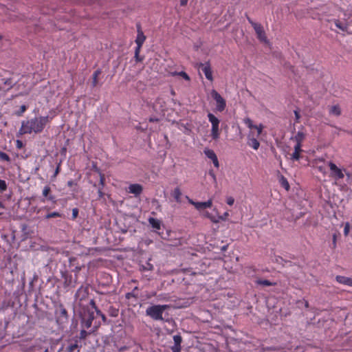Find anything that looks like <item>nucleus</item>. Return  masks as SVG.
Listing matches in <instances>:
<instances>
[{
  "label": "nucleus",
  "instance_id": "nucleus-1",
  "mask_svg": "<svg viewBox=\"0 0 352 352\" xmlns=\"http://www.w3.org/2000/svg\"><path fill=\"white\" fill-rule=\"evenodd\" d=\"M329 168V177L333 180V184L340 191L347 192L349 185L352 183V173L344 167L338 166L331 161L327 162Z\"/></svg>",
  "mask_w": 352,
  "mask_h": 352
},
{
  "label": "nucleus",
  "instance_id": "nucleus-2",
  "mask_svg": "<svg viewBox=\"0 0 352 352\" xmlns=\"http://www.w3.org/2000/svg\"><path fill=\"white\" fill-rule=\"evenodd\" d=\"M50 122V118L40 116L23 121L19 131L21 134L39 133L43 131L45 125Z\"/></svg>",
  "mask_w": 352,
  "mask_h": 352
},
{
  "label": "nucleus",
  "instance_id": "nucleus-3",
  "mask_svg": "<svg viewBox=\"0 0 352 352\" xmlns=\"http://www.w3.org/2000/svg\"><path fill=\"white\" fill-rule=\"evenodd\" d=\"M168 307V305H152L146 309V314L155 320H162V314Z\"/></svg>",
  "mask_w": 352,
  "mask_h": 352
},
{
  "label": "nucleus",
  "instance_id": "nucleus-4",
  "mask_svg": "<svg viewBox=\"0 0 352 352\" xmlns=\"http://www.w3.org/2000/svg\"><path fill=\"white\" fill-rule=\"evenodd\" d=\"M207 117L211 124L210 136L212 140H217L220 138V120L212 113H208Z\"/></svg>",
  "mask_w": 352,
  "mask_h": 352
},
{
  "label": "nucleus",
  "instance_id": "nucleus-5",
  "mask_svg": "<svg viewBox=\"0 0 352 352\" xmlns=\"http://www.w3.org/2000/svg\"><path fill=\"white\" fill-rule=\"evenodd\" d=\"M95 318L94 311L89 308H84L80 314L81 324L84 329H89L92 325V322Z\"/></svg>",
  "mask_w": 352,
  "mask_h": 352
},
{
  "label": "nucleus",
  "instance_id": "nucleus-6",
  "mask_svg": "<svg viewBox=\"0 0 352 352\" xmlns=\"http://www.w3.org/2000/svg\"><path fill=\"white\" fill-rule=\"evenodd\" d=\"M211 96L216 101L217 111L222 112L226 107V102L224 98L214 89L211 91Z\"/></svg>",
  "mask_w": 352,
  "mask_h": 352
},
{
  "label": "nucleus",
  "instance_id": "nucleus-7",
  "mask_svg": "<svg viewBox=\"0 0 352 352\" xmlns=\"http://www.w3.org/2000/svg\"><path fill=\"white\" fill-rule=\"evenodd\" d=\"M186 198L188 200V203L193 205L195 207V208L198 210H202L204 208H210L212 204V199H209L206 201L199 202L193 201L188 196H186Z\"/></svg>",
  "mask_w": 352,
  "mask_h": 352
},
{
  "label": "nucleus",
  "instance_id": "nucleus-8",
  "mask_svg": "<svg viewBox=\"0 0 352 352\" xmlns=\"http://www.w3.org/2000/svg\"><path fill=\"white\" fill-rule=\"evenodd\" d=\"M82 344L78 342V337L70 339L66 348L67 352H80Z\"/></svg>",
  "mask_w": 352,
  "mask_h": 352
},
{
  "label": "nucleus",
  "instance_id": "nucleus-9",
  "mask_svg": "<svg viewBox=\"0 0 352 352\" xmlns=\"http://www.w3.org/2000/svg\"><path fill=\"white\" fill-rule=\"evenodd\" d=\"M197 67L201 69L206 78L208 80L211 82L213 81L212 71L209 62L205 63H199L197 64Z\"/></svg>",
  "mask_w": 352,
  "mask_h": 352
},
{
  "label": "nucleus",
  "instance_id": "nucleus-10",
  "mask_svg": "<svg viewBox=\"0 0 352 352\" xmlns=\"http://www.w3.org/2000/svg\"><path fill=\"white\" fill-rule=\"evenodd\" d=\"M204 153L208 159L212 160L214 166L217 168L219 167V162L217 156L213 150L206 148L204 150Z\"/></svg>",
  "mask_w": 352,
  "mask_h": 352
},
{
  "label": "nucleus",
  "instance_id": "nucleus-11",
  "mask_svg": "<svg viewBox=\"0 0 352 352\" xmlns=\"http://www.w3.org/2000/svg\"><path fill=\"white\" fill-rule=\"evenodd\" d=\"M254 30H255V32L257 35L258 38L262 42L267 43V39L265 32L263 30V26L260 23L254 24Z\"/></svg>",
  "mask_w": 352,
  "mask_h": 352
},
{
  "label": "nucleus",
  "instance_id": "nucleus-12",
  "mask_svg": "<svg viewBox=\"0 0 352 352\" xmlns=\"http://www.w3.org/2000/svg\"><path fill=\"white\" fill-rule=\"evenodd\" d=\"M63 278L64 279V285L65 287H74L76 286L77 282L76 275L73 278L72 274H65L63 275Z\"/></svg>",
  "mask_w": 352,
  "mask_h": 352
},
{
  "label": "nucleus",
  "instance_id": "nucleus-13",
  "mask_svg": "<svg viewBox=\"0 0 352 352\" xmlns=\"http://www.w3.org/2000/svg\"><path fill=\"white\" fill-rule=\"evenodd\" d=\"M248 145L252 148L254 150H258L260 146V143L257 140L256 136H254L253 133H250L248 135Z\"/></svg>",
  "mask_w": 352,
  "mask_h": 352
},
{
  "label": "nucleus",
  "instance_id": "nucleus-14",
  "mask_svg": "<svg viewBox=\"0 0 352 352\" xmlns=\"http://www.w3.org/2000/svg\"><path fill=\"white\" fill-rule=\"evenodd\" d=\"M174 344L170 347L173 352H181L182 338L179 334L173 336Z\"/></svg>",
  "mask_w": 352,
  "mask_h": 352
},
{
  "label": "nucleus",
  "instance_id": "nucleus-15",
  "mask_svg": "<svg viewBox=\"0 0 352 352\" xmlns=\"http://www.w3.org/2000/svg\"><path fill=\"white\" fill-rule=\"evenodd\" d=\"M143 190L142 186L139 184H130L128 187V192L133 194L135 197L139 196Z\"/></svg>",
  "mask_w": 352,
  "mask_h": 352
},
{
  "label": "nucleus",
  "instance_id": "nucleus-16",
  "mask_svg": "<svg viewBox=\"0 0 352 352\" xmlns=\"http://www.w3.org/2000/svg\"><path fill=\"white\" fill-rule=\"evenodd\" d=\"M137 37L135 39V43L139 45H143L145 40L146 36L144 34V32H142L141 29V25L140 24H137Z\"/></svg>",
  "mask_w": 352,
  "mask_h": 352
},
{
  "label": "nucleus",
  "instance_id": "nucleus-17",
  "mask_svg": "<svg viewBox=\"0 0 352 352\" xmlns=\"http://www.w3.org/2000/svg\"><path fill=\"white\" fill-rule=\"evenodd\" d=\"M302 151V145L295 144L294 151L291 155L290 160L292 161H298L300 159V153Z\"/></svg>",
  "mask_w": 352,
  "mask_h": 352
},
{
  "label": "nucleus",
  "instance_id": "nucleus-18",
  "mask_svg": "<svg viewBox=\"0 0 352 352\" xmlns=\"http://www.w3.org/2000/svg\"><path fill=\"white\" fill-rule=\"evenodd\" d=\"M324 163L325 161L322 158H318L315 160L316 168L323 175H325L327 173L325 166L324 165Z\"/></svg>",
  "mask_w": 352,
  "mask_h": 352
},
{
  "label": "nucleus",
  "instance_id": "nucleus-19",
  "mask_svg": "<svg viewBox=\"0 0 352 352\" xmlns=\"http://www.w3.org/2000/svg\"><path fill=\"white\" fill-rule=\"evenodd\" d=\"M336 279L339 283L352 287V278L344 276H336Z\"/></svg>",
  "mask_w": 352,
  "mask_h": 352
},
{
  "label": "nucleus",
  "instance_id": "nucleus-20",
  "mask_svg": "<svg viewBox=\"0 0 352 352\" xmlns=\"http://www.w3.org/2000/svg\"><path fill=\"white\" fill-rule=\"evenodd\" d=\"M305 138V134L302 131H298L292 140H294L297 145H302V143Z\"/></svg>",
  "mask_w": 352,
  "mask_h": 352
},
{
  "label": "nucleus",
  "instance_id": "nucleus-21",
  "mask_svg": "<svg viewBox=\"0 0 352 352\" xmlns=\"http://www.w3.org/2000/svg\"><path fill=\"white\" fill-rule=\"evenodd\" d=\"M148 222L153 228L155 229L156 230H160L161 221L160 220L155 219L153 217H150L148 219Z\"/></svg>",
  "mask_w": 352,
  "mask_h": 352
},
{
  "label": "nucleus",
  "instance_id": "nucleus-22",
  "mask_svg": "<svg viewBox=\"0 0 352 352\" xmlns=\"http://www.w3.org/2000/svg\"><path fill=\"white\" fill-rule=\"evenodd\" d=\"M182 192H181V190L179 187H176L174 188L173 192H172V195L173 197H174L175 200L177 202V203H181L182 202V200H181V197H182Z\"/></svg>",
  "mask_w": 352,
  "mask_h": 352
},
{
  "label": "nucleus",
  "instance_id": "nucleus-23",
  "mask_svg": "<svg viewBox=\"0 0 352 352\" xmlns=\"http://www.w3.org/2000/svg\"><path fill=\"white\" fill-rule=\"evenodd\" d=\"M334 23H335L336 26L340 30L344 31V32L347 30V28H348L347 23H342L338 19L334 20Z\"/></svg>",
  "mask_w": 352,
  "mask_h": 352
},
{
  "label": "nucleus",
  "instance_id": "nucleus-24",
  "mask_svg": "<svg viewBox=\"0 0 352 352\" xmlns=\"http://www.w3.org/2000/svg\"><path fill=\"white\" fill-rule=\"evenodd\" d=\"M138 287H135L134 289L131 292L126 294L125 297L127 299H130L131 298H137L138 297Z\"/></svg>",
  "mask_w": 352,
  "mask_h": 352
},
{
  "label": "nucleus",
  "instance_id": "nucleus-25",
  "mask_svg": "<svg viewBox=\"0 0 352 352\" xmlns=\"http://www.w3.org/2000/svg\"><path fill=\"white\" fill-rule=\"evenodd\" d=\"M170 75L173 76H180L184 80H186L187 81H189L190 80V76L188 75V74L186 73L185 72H183V71H182V72H171Z\"/></svg>",
  "mask_w": 352,
  "mask_h": 352
},
{
  "label": "nucleus",
  "instance_id": "nucleus-26",
  "mask_svg": "<svg viewBox=\"0 0 352 352\" xmlns=\"http://www.w3.org/2000/svg\"><path fill=\"white\" fill-rule=\"evenodd\" d=\"M256 284L257 285H263V286H265V287H267V286H272V285H275L276 283H272L268 280H261V279H258L256 280Z\"/></svg>",
  "mask_w": 352,
  "mask_h": 352
},
{
  "label": "nucleus",
  "instance_id": "nucleus-27",
  "mask_svg": "<svg viewBox=\"0 0 352 352\" xmlns=\"http://www.w3.org/2000/svg\"><path fill=\"white\" fill-rule=\"evenodd\" d=\"M279 182L280 185L286 190H289V184L287 181V179L283 175H281L279 178Z\"/></svg>",
  "mask_w": 352,
  "mask_h": 352
},
{
  "label": "nucleus",
  "instance_id": "nucleus-28",
  "mask_svg": "<svg viewBox=\"0 0 352 352\" xmlns=\"http://www.w3.org/2000/svg\"><path fill=\"white\" fill-rule=\"evenodd\" d=\"M329 113L336 116H340L341 113L340 107L338 105L331 107L329 109Z\"/></svg>",
  "mask_w": 352,
  "mask_h": 352
},
{
  "label": "nucleus",
  "instance_id": "nucleus-29",
  "mask_svg": "<svg viewBox=\"0 0 352 352\" xmlns=\"http://www.w3.org/2000/svg\"><path fill=\"white\" fill-rule=\"evenodd\" d=\"M101 73V70L100 69H97L96 70L93 75H92V86L93 87H96V85H97V82H98V76Z\"/></svg>",
  "mask_w": 352,
  "mask_h": 352
},
{
  "label": "nucleus",
  "instance_id": "nucleus-30",
  "mask_svg": "<svg viewBox=\"0 0 352 352\" xmlns=\"http://www.w3.org/2000/svg\"><path fill=\"white\" fill-rule=\"evenodd\" d=\"M157 300L160 301L168 302L170 300V296L168 294H160L157 296Z\"/></svg>",
  "mask_w": 352,
  "mask_h": 352
},
{
  "label": "nucleus",
  "instance_id": "nucleus-31",
  "mask_svg": "<svg viewBox=\"0 0 352 352\" xmlns=\"http://www.w3.org/2000/svg\"><path fill=\"white\" fill-rule=\"evenodd\" d=\"M253 129L256 130V138H258L261 135V134L262 133V132H263V130L264 129V126L261 123L258 124V125L254 124Z\"/></svg>",
  "mask_w": 352,
  "mask_h": 352
},
{
  "label": "nucleus",
  "instance_id": "nucleus-32",
  "mask_svg": "<svg viewBox=\"0 0 352 352\" xmlns=\"http://www.w3.org/2000/svg\"><path fill=\"white\" fill-rule=\"evenodd\" d=\"M204 216L208 218L212 222H213L214 223H218L217 216L212 215L211 213H210L208 212H206L204 214Z\"/></svg>",
  "mask_w": 352,
  "mask_h": 352
},
{
  "label": "nucleus",
  "instance_id": "nucleus-33",
  "mask_svg": "<svg viewBox=\"0 0 352 352\" xmlns=\"http://www.w3.org/2000/svg\"><path fill=\"white\" fill-rule=\"evenodd\" d=\"M0 161L10 162V157H9V155L7 153L0 151Z\"/></svg>",
  "mask_w": 352,
  "mask_h": 352
},
{
  "label": "nucleus",
  "instance_id": "nucleus-34",
  "mask_svg": "<svg viewBox=\"0 0 352 352\" xmlns=\"http://www.w3.org/2000/svg\"><path fill=\"white\" fill-rule=\"evenodd\" d=\"M243 122L246 124V126L250 129H252L254 124H253L252 120L250 118H246L243 120Z\"/></svg>",
  "mask_w": 352,
  "mask_h": 352
},
{
  "label": "nucleus",
  "instance_id": "nucleus-35",
  "mask_svg": "<svg viewBox=\"0 0 352 352\" xmlns=\"http://www.w3.org/2000/svg\"><path fill=\"white\" fill-rule=\"evenodd\" d=\"M58 217H60V214L58 212H53L47 214L45 216V219H48L50 218Z\"/></svg>",
  "mask_w": 352,
  "mask_h": 352
},
{
  "label": "nucleus",
  "instance_id": "nucleus-36",
  "mask_svg": "<svg viewBox=\"0 0 352 352\" xmlns=\"http://www.w3.org/2000/svg\"><path fill=\"white\" fill-rule=\"evenodd\" d=\"M229 216L228 212H225L223 215H217L218 223L221 221H226L227 217Z\"/></svg>",
  "mask_w": 352,
  "mask_h": 352
},
{
  "label": "nucleus",
  "instance_id": "nucleus-37",
  "mask_svg": "<svg viewBox=\"0 0 352 352\" xmlns=\"http://www.w3.org/2000/svg\"><path fill=\"white\" fill-rule=\"evenodd\" d=\"M87 336V332L85 329H82L80 333V336L78 337V342H80L81 340L85 339Z\"/></svg>",
  "mask_w": 352,
  "mask_h": 352
},
{
  "label": "nucleus",
  "instance_id": "nucleus-38",
  "mask_svg": "<svg viewBox=\"0 0 352 352\" xmlns=\"http://www.w3.org/2000/svg\"><path fill=\"white\" fill-rule=\"evenodd\" d=\"M7 188V184L6 181L0 179V192H2L5 191Z\"/></svg>",
  "mask_w": 352,
  "mask_h": 352
},
{
  "label": "nucleus",
  "instance_id": "nucleus-39",
  "mask_svg": "<svg viewBox=\"0 0 352 352\" xmlns=\"http://www.w3.org/2000/svg\"><path fill=\"white\" fill-rule=\"evenodd\" d=\"M50 190H51L50 187L49 186H45L43 190V192H42L43 195L45 197H47Z\"/></svg>",
  "mask_w": 352,
  "mask_h": 352
},
{
  "label": "nucleus",
  "instance_id": "nucleus-40",
  "mask_svg": "<svg viewBox=\"0 0 352 352\" xmlns=\"http://www.w3.org/2000/svg\"><path fill=\"white\" fill-rule=\"evenodd\" d=\"M37 348H38V349H41V348L40 346H36V345H32H32H30V346H29V348H27V349L23 348V351H24V352H30L32 350H33V349H37Z\"/></svg>",
  "mask_w": 352,
  "mask_h": 352
},
{
  "label": "nucleus",
  "instance_id": "nucleus-41",
  "mask_svg": "<svg viewBox=\"0 0 352 352\" xmlns=\"http://www.w3.org/2000/svg\"><path fill=\"white\" fill-rule=\"evenodd\" d=\"M89 305L91 306L90 310H93L94 312L98 310V307L96 305L95 301L94 299H91L89 301Z\"/></svg>",
  "mask_w": 352,
  "mask_h": 352
},
{
  "label": "nucleus",
  "instance_id": "nucleus-42",
  "mask_svg": "<svg viewBox=\"0 0 352 352\" xmlns=\"http://www.w3.org/2000/svg\"><path fill=\"white\" fill-rule=\"evenodd\" d=\"M3 80H4V84L6 86V89H8L10 87H12L13 82L10 78H8V79Z\"/></svg>",
  "mask_w": 352,
  "mask_h": 352
},
{
  "label": "nucleus",
  "instance_id": "nucleus-43",
  "mask_svg": "<svg viewBox=\"0 0 352 352\" xmlns=\"http://www.w3.org/2000/svg\"><path fill=\"white\" fill-rule=\"evenodd\" d=\"M104 186V176L100 173V186L99 188H103Z\"/></svg>",
  "mask_w": 352,
  "mask_h": 352
},
{
  "label": "nucleus",
  "instance_id": "nucleus-44",
  "mask_svg": "<svg viewBox=\"0 0 352 352\" xmlns=\"http://www.w3.org/2000/svg\"><path fill=\"white\" fill-rule=\"evenodd\" d=\"M226 203L229 206H232L234 203V199L232 197H228L226 198Z\"/></svg>",
  "mask_w": 352,
  "mask_h": 352
},
{
  "label": "nucleus",
  "instance_id": "nucleus-45",
  "mask_svg": "<svg viewBox=\"0 0 352 352\" xmlns=\"http://www.w3.org/2000/svg\"><path fill=\"white\" fill-rule=\"evenodd\" d=\"M153 268V266L149 263H147L145 266H142V270H152Z\"/></svg>",
  "mask_w": 352,
  "mask_h": 352
},
{
  "label": "nucleus",
  "instance_id": "nucleus-46",
  "mask_svg": "<svg viewBox=\"0 0 352 352\" xmlns=\"http://www.w3.org/2000/svg\"><path fill=\"white\" fill-rule=\"evenodd\" d=\"M60 314L65 318L67 317V312L63 305H60Z\"/></svg>",
  "mask_w": 352,
  "mask_h": 352
},
{
  "label": "nucleus",
  "instance_id": "nucleus-47",
  "mask_svg": "<svg viewBox=\"0 0 352 352\" xmlns=\"http://www.w3.org/2000/svg\"><path fill=\"white\" fill-rule=\"evenodd\" d=\"M78 215V209L75 208L72 210V219H75Z\"/></svg>",
  "mask_w": 352,
  "mask_h": 352
},
{
  "label": "nucleus",
  "instance_id": "nucleus-48",
  "mask_svg": "<svg viewBox=\"0 0 352 352\" xmlns=\"http://www.w3.org/2000/svg\"><path fill=\"white\" fill-rule=\"evenodd\" d=\"M336 240H337V236L336 234H333V241H332V248L333 249H335L336 248V245H337Z\"/></svg>",
  "mask_w": 352,
  "mask_h": 352
},
{
  "label": "nucleus",
  "instance_id": "nucleus-49",
  "mask_svg": "<svg viewBox=\"0 0 352 352\" xmlns=\"http://www.w3.org/2000/svg\"><path fill=\"white\" fill-rule=\"evenodd\" d=\"M349 232V223H346L344 228V234L346 236Z\"/></svg>",
  "mask_w": 352,
  "mask_h": 352
},
{
  "label": "nucleus",
  "instance_id": "nucleus-50",
  "mask_svg": "<svg viewBox=\"0 0 352 352\" xmlns=\"http://www.w3.org/2000/svg\"><path fill=\"white\" fill-rule=\"evenodd\" d=\"M96 312L97 315H98L99 316H100L102 318L103 321L106 320V317H105L104 314H103L99 309L97 310Z\"/></svg>",
  "mask_w": 352,
  "mask_h": 352
},
{
  "label": "nucleus",
  "instance_id": "nucleus-51",
  "mask_svg": "<svg viewBox=\"0 0 352 352\" xmlns=\"http://www.w3.org/2000/svg\"><path fill=\"white\" fill-rule=\"evenodd\" d=\"M294 115H295V118H296V122H298L300 118L299 112L297 110H295Z\"/></svg>",
  "mask_w": 352,
  "mask_h": 352
},
{
  "label": "nucleus",
  "instance_id": "nucleus-52",
  "mask_svg": "<svg viewBox=\"0 0 352 352\" xmlns=\"http://www.w3.org/2000/svg\"><path fill=\"white\" fill-rule=\"evenodd\" d=\"M142 47V45H139V44H136V47H135V54H140V50Z\"/></svg>",
  "mask_w": 352,
  "mask_h": 352
},
{
  "label": "nucleus",
  "instance_id": "nucleus-53",
  "mask_svg": "<svg viewBox=\"0 0 352 352\" xmlns=\"http://www.w3.org/2000/svg\"><path fill=\"white\" fill-rule=\"evenodd\" d=\"M82 291V287H80L78 291L76 292V294H75V296L77 297L80 295V292ZM83 292H85V294H86V289H83Z\"/></svg>",
  "mask_w": 352,
  "mask_h": 352
},
{
  "label": "nucleus",
  "instance_id": "nucleus-54",
  "mask_svg": "<svg viewBox=\"0 0 352 352\" xmlns=\"http://www.w3.org/2000/svg\"><path fill=\"white\" fill-rule=\"evenodd\" d=\"M209 175L211 176V177L212 178L214 182H217V177H216L215 174L214 173V172L212 170H210L209 171Z\"/></svg>",
  "mask_w": 352,
  "mask_h": 352
},
{
  "label": "nucleus",
  "instance_id": "nucleus-55",
  "mask_svg": "<svg viewBox=\"0 0 352 352\" xmlns=\"http://www.w3.org/2000/svg\"><path fill=\"white\" fill-rule=\"evenodd\" d=\"M98 194L99 198H102L103 197L104 192H102V188H98Z\"/></svg>",
  "mask_w": 352,
  "mask_h": 352
},
{
  "label": "nucleus",
  "instance_id": "nucleus-56",
  "mask_svg": "<svg viewBox=\"0 0 352 352\" xmlns=\"http://www.w3.org/2000/svg\"><path fill=\"white\" fill-rule=\"evenodd\" d=\"M135 58L137 62H140L142 60V58L140 57V54H135Z\"/></svg>",
  "mask_w": 352,
  "mask_h": 352
},
{
  "label": "nucleus",
  "instance_id": "nucleus-57",
  "mask_svg": "<svg viewBox=\"0 0 352 352\" xmlns=\"http://www.w3.org/2000/svg\"><path fill=\"white\" fill-rule=\"evenodd\" d=\"M247 19H248V22L252 25L253 28H254V24H258V23L254 22L250 17H248Z\"/></svg>",
  "mask_w": 352,
  "mask_h": 352
},
{
  "label": "nucleus",
  "instance_id": "nucleus-58",
  "mask_svg": "<svg viewBox=\"0 0 352 352\" xmlns=\"http://www.w3.org/2000/svg\"><path fill=\"white\" fill-rule=\"evenodd\" d=\"M23 146V143L21 140H16V147L21 148Z\"/></svg>",
  "mask_w": 352,
  "mask_h": 352
},
{
  "label": "nucleus",
  "instance_id": "nucleus-59",
  "mask_svg": "<svg viewBox=\"0 0 352 352\" xmlns=\"http://www.w3.org/2000/svg\"><path fill=\"white\" fill-rule=\"evenodd\" d=\"M26 109L27 108L25 105L21 106V112L19 113V115H21L23 112H25Z\"/></svg>",
  "mask_w": 352,
  "mask_h": 352
},
{
  "label": "nucleus",
  "instance_id": "nucleus-60",
  "mask_svg": "<svg viewBox=\"0 0 352 352\" xmlns=\"http://www.w3.org/2000/svg\"><path fill=\"white\" fill-rule=\"evenodd\" d=\"M158 120H159V119L155 117H151L149 118V122H157Z\"/></svg>",
  "mask_w": 352,
  "mask_h": 352
},
{
  "label": "nucleus",
  "instance_id": "nucleus-61",
  "mask_svg": "<svg viewBox=\"0 0 352 352\" xmlns=\"http://www.w3.org/2000/svg\"><path fill=\"white\" fill-rule=\"evenodd\" d=\"M180 1V6H184L188 3V0H179Z\"/></svg>",
  "mask_w": 352,
  "mask_h": 352
},
{
  "label": "nucleus",
  "instance_id": "nucleus-62",
  "mask_svg": "<svg viewBox=\"0 0 352 352\" xmlns=\"http://www.w3.org/2000/svg\"><path fill=\"white\" fill-rule=\"evenodd\" d=\"M59 170H60V168H59V166H58L54 171V177H56V175L58 174L59 173Z\"/></svg>",
  "mask_w": 352,
  "mask_h": 352
},
{
  "label": "nucleus",
  "instance_id": "nucleus-63",
  "mask_svg": "<svg viewBox=\"0 0 352 352\" xmlns=\"http://www.w3.org/2000/svg\"><path fill=\"white\" fill-rule=\"evenodd\" d=\"M127 349H128L127 346H124L119 348L118 351H119V352H123L124 351L126 350Z\"/></svg>",
  "mask_w": 352,
  "mask_h": 352
},
{
  "label": "nucleus",
  "instance_id": "nucleus-64",
  "mask_svg": "<svg viewBox=\"0 0 352 352\" xmlns=\"http://www.w3.org/2000/svg\"><path fill=\"white\" fill-rule=\"evenodd\" d=\"M283 261V259L281 257H280V256H278V257L276 258V261L277 263H280V261Z\"/></svg>",
  "mask_w": 352,
  "mask_h": 352
}]
</instances>
